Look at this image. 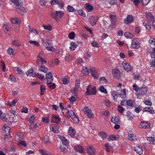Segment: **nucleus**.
I'll return each instance as SVG.
<instances>
[{
    "mask_svg": "<svg viewBox=\"0 0 155 155\" xmlns=\"http://www.w3.org/2000/svg\"><path fill=\"white\" fill-rule=\"evenodd\" d=\"M97 90L95 86L89 85L86 89L85 93L87 95H95L96 94Z\"/></svg>",
    "mask_w": 155,
    "mask_h": 155,
    "instance_id": "nucleus-1",
    "label": "nucleus"
},
{
    "mask_svg": "<svg viewBox=\"0 0 155 155\" xmlns=\"http://www.w3.org/2000/svg\"><path fill=\"white\" fill-rule=\"evenodd\" d=\"M64 13L62 11H56L51 13V16L55 20L58 21L62 17Z\"/></svg>",
    "mask_w": 155,
    "mask_h": 155,
    "instance_id": "nucleus-2",
    "label": "nucleus"
},
{
    "mask_svg": "<svg viewBox=\"0 0 155 155\" xmlns=\"http://www.w3.org/2000/svg\"><path fill=\"white\" fill-rule=\"evenodd\" d=\"M83 110L87 117L90 118H94V114L92 113L91 110L89 109L88 107L86 106L84 107Z\"/></svg>",
    "mask_w": 155,
    "mask_h": 155,
    "instance_id": "nucleus-3",
    "label": "nucleus"
},
{
    "mask_svg": "<svg viewBox=\"0 0 155 155\" xmlns=\"http://www.w3.org/2000/svg\"><path fill=\"white\" fill-rule=\"evenodd\" d=\"M140 46V44L138 39L135 38L133 39L130 46L131 48L137 49Z\"/></svg>",
    "mask_w": 155,
    "mask_h": 155,
    "instance_id": "nucleus-4",
    "label": "nucleus"
},
{
    "mask_svg": "<svg viewBox=\"0 0 155 155\" xmlns=\"http://www.w3.org/2000/svg\"><path fill=\"white\" fill-rule=\"evenodd\" d=\"M2 134L5 136H8L9 135L10 128L7 125H5L2 128Z\"/></svg>",
    "mask_w": 155,
    "mask_h": 155,
    "instance_id": "nucleus-5",
    "label": "nucleus"
},
{
    "mask_svg": "<svg viewBox=\"0 0 155 155\" xmlns=\"http://www.w3.org/2000/svg\"><path fill=\"white\" fill-rule=\"evenodd\" d=\"M98 18V17L96 16H90L89 18V21L91 25L93 26H95Z\"/></svg>",
    "mask_w": 155,
    "mask_h": 155,
    "instance_id": "nucleus-6",
    "label": "nucleus"
},
{
    "mask_svg": "<svg viewBox=\"0 0 155 155\" xmlns=\"http://www.w3.org/2000/svg\"><path fill=\"white\" fill-rule=\"evenodd\" d=\"M150 127V124L148 121H142L140 124L139 127L142 129H148Z\"/></svg>",
    "mask_w": 155,
    "mask_h": 155,
    "instance_id": "nucleus-7",
    "label": "nucleus"
},
{
    "mask_svg": "<svg viewBox=\"0 0 155 155\" xmlns=\"http://www.w3.org/2000/svg\"><path fill=\"white\" fill-rule=\"evenodd\" d=\"M148 91L147 88L145 86H143L142 87L140 88L138 90V95H145Z\"/></svg>",
    "mask_w": 155,
    "mask_h": 155,
    "instance_id": "nucleus-8",
    "label": "nucleus"
},
{
    "mask_svg": "<svg viewBox=\"0 0 155 155\" xmlns=\"http://www.w3.org/2000/svg\"><path fill=\"white\" fill-rule=\"evenodd\" d=\"M46 83H51L53 81V76L52 73L51 72H49L46 75Z\"/></svg>",
    "mask_w": 155,
    "mask_h": 155,
    "instance_id": "nucleus-9",
    "label": "nucleus"
},
{
    "mask_svg": "<svg viewBox=\"0 0 155 155\" xmlns=\"http://www.w3.org/2000/svg\"><path fill=\"white\" fill-rule=\"evenodd\" d=\"M134 18L132 15H128L127 18L124 20V22L127 24L131 23L134 21Z\"/></svg>",
    "mask_w": 155,
    "mask_h": 155,
    "instance_id": "nucleus-10",
    "label": "nucleus"
},
{
    "mask_svg": "<svg viewBox=\"0 0 155 155\" xmlns=\"http://www.w3.org/2000/svg\"><path fill=\"white\" fill-rule=\"evenodd\" d=\"M68 114L69 116L75 123H78L79 122L78 118L75 115V114L72 111H71Z\"/></svg>",
    "mask_w": 155,
    "mask_h": 155,
    "instance_id": "nucleus-11",
    "label": "nucleus"
},
{
    "mask_svg": "<svg viewBox=\"0 0 155 155\" xmlns=\"http://www.w3.org/2000/svg\"><path fill=\"white\" fill-rule=\"evenodd\" d=\"M90 70L92 76L96 79H98L99 76L95 68H91Z\"/></svg>",
    "mask_w": 155,
    "mask_h": 155,
    "instance_id": "nucleus-12",
    "label": "nucleus"
},
{
    "mask_svg": "<svg viewBox=\"0 0 155 155\" xmlns=\"http://www.w3.org/2000/svg\"><path fill=\"white\" fill-rule=\"evenodd\" d=\"M86 151L87 153L90 155H94L96 150L93 147L89 146L87 148Z\"/></svg>",
    "mask_w": 155,
    "mask_h": 155,
    "instance_id": "nucleus-13",
    "label": "nucleus"
},
{
    "mask_svg": "<svg viewBox=\"0 0 155 155\" xmlns=\"http://www.w3.org/2000/svg\"><path fill=\"white\" fill-rule=\"evenodd\" d=\"M59 137L62 141L63 144L65 146L68 147L69 144L68 140L66 139L64 136L60 135Z\"/></svg>",
    "mask_w": 155,
    "mask_h": 155,
    "instance_id": "nucleus-14",
    "label": "nucleus"
},
{
    "mask_svg": "<svg viewBox=\"0 0 155 155\" xmlns=\"http://www.w3.org/2000/svg\"><path fill=\"white\" fill-rule=\"evenodd\" d=\"M51 131L54 133H58L59 132V128L57 125L52 124L50 125V127Z\"/></svg>",
    "mask_w": 155,
    "mask_h": 155,
    "instance_id": "nucleus-15",
    "label": "nucleus"
},
{
    "mask_svg": "<svg viewBox=\"0 0 155 155\" xmlns=\"http://www.w3.org/2000/svg\"><path fill=\"white\" fill-rule=\"evenodd\" d=\"M16 9L18 13L21 15H23L25 11V8L21 5L17 7Z\"/></svg>",
    "mask_w": 155,
    "mask_h": 155,
    "instance_id": "nucleus-16",
    "label": "nucleus"
},
{
    "mask_svg": "<svg viewBox=\"0 0 155 155\" xmlns=\"http://www.w3.org/2000/svg\"><path fill=\"white\" fill-rule=\"evenodd\" d=\"M134 149V150L139 155L143 153V150L142 147L140 146H137L135 147Z\"/></svg>",
    "mask_w": 155,
    "mask_h": 155,
    "instance_id": "nucleus-17",
    "label": "nucleus"
},
{
    "mask_svg": "<svg viewBox=\"0 0 155 155\" xmlns=\"http://www.w3.org/2000/svg\"><path fill=\"white\" fill-rule=\"evenodd\" d=\"M124 69L127 71H130L132 69V67L127 64L126 61H123L122 63Z\"/></svg>",
    "mask_w": 155,
    "mask_h": 155,
    "instance_id": "nucleus-18",
    "label": "nucleus"
},
{
    "mask_svg": "<svg viewBox=\"0 0 155 155\" xmlns=\"http://www.w3.org/2000/svg\"><path fill=\"white\" fill-rule=\"evenodd\" d=\"M60 120L61 119L59 116L54 115H52L51 119L52 122L58 124L60 121Z\"/></svg>",
    "mask_w": 155,
    "mask_h": 155,
    "instance_id": "nucleus-19",
    "label": "nucleus"
},
{
    "mask_svg": "<svg viewBox=\"0 0 155 155\" xmlns=\"http://www.w3.org/2000/svg\"><path fill=\"white\" fill-rule=\"evenodd\" d=\"M113 74L114 77L118 79H119L120 77V72L117 70H114Z\"/></svg>",
    "mask_w": 155,
    "mask_h": 155,
    "instance_id": "nucleus-20",
    "label": "nucleus"
},
{
    "mask_svg": "<svg viewBox=\"0 0 155 155\" xmlns=\"http://www.w3.org/2000/svg\"><path fill=\"white\" fill-rule=\"evenodd\" d=\"M127 138L128 140L132 141L136 140H137L136 136L132 133L128 134Z\"/></svg>",
    "mask_w": 155,
    "mask_h": 155,
    "instance_id": "nucleus-21",
    "label": "nucleus"
},
{
    "mask_svg": "<svg viewBox=\"0 0 155 155\" xmlns=\"http://www.w3.org/2000/svg\"><path fill=\"white\" fill-rule=\"evenodd\" d=\"M74 149L76 151L80 153H84L85 152L83 147L79 145L74 146Z\"/></svg>",
    "mask_w": 155,
    "mask_h": 155,
    "instance_id": "nucleus-22",
    "label": "nucleus"
},
{
    "mask_svg": "<svg viewBox=\"0 0 155 155\" xmlns=\"http://www.w3.org/2000/svg\"><path fill=\"white\" fill-rule=\"evenodd\" d=\"M28 27L29 28V34H34L35 35L38 34V32L37 30L32 28H31L30 26L29 25H28Z\"/></svg>",
    "mask_w": 155,
    "mask_h": 155,
    "instance_id": "nucleus-23",
    "label": "nucleus"
},
{
    "mask_svg": "<svg viewBox=\"0 0 155 155\" xmlns=\"http://www.w3.org/2000/svg\"><path fill=\"white\" fill-rule=\"evenodd\" d=\"M68 133L71 137H73L75 134L76 131L73 127H70L69 128Z\"/></svg>",
    "mask_w": 155,
    "mask_h": 155,
    "instance_id": "nucleus-24",
    "label": "nucleus"
},
{
    "mask_svg": "<svg viewBox=\"0 0 155 155\" xmlns=\"http://www.w3.org/2000/svg\"><path fill=\"white\" fill-rule=\"evenodd\" d=\"M12 45L14 46L19 47L21 46V42L20 41L15 40L12 41Z\"/></svg>",
    "mask_w": 155,
    "mask_h": 155,
    "instance_id": "nucleus-25",
    "label": "nucleus"
},
{
    "mask_svg": "<svg viewBox=\"0 0 155 155\" xmlns=\"http://www.w3.org/2000/svg\"><path fill=\"white\" fill-rule=\"evenodd\" d=\"M12 22L13 24H20L21 23V19L18 17H15V18L11 19Z\"/></svg>",
    "mask_w": 155,
    "mask_h": 155,
    "instance_id": "nucleus-26",
    "label": "nucleus"
},
{
    "mask_svg": "<svg viewBox=\"0 0 155 155\" xmlns=\"http://www.w3.org/2000/svg\"><path fill=\"white\" fill-rule=\"evenodd\" d=\"M38 71L43 72L45 73L47 72L48 71V68L43 65H41L38 67Z\"/></svg>",
    "mask_w": 155,
    "mask_h": 155,
    "instance_id": "nucleus-27",
    "label": "nucleus"
},
{
    "mask_svg": "<svg viewBox=\"0 0 155 155\" xmlns=\"http://www.w3.org/2000/svg\"><path fill=\"white\" fill-rule=\"evenodd\" d=\"M26 74L28 76L34 77L35 75V71L32 68L28 70L26 72Z\"/></svg>",
    "mask_w": 155,
    "mask_h": 155,
    "instance_id": "nucleus-28",
    "label": "nucleus"
},
{
    "mask_svg": "<svg viewBox=\"0 0 155 155\" xmlns=\"http://www.w3.org/2000/svg\"><path fill=\"white\" fill-rule=\"evenodd\" d=\"M143 111L145 112H149L152 114H153L155 113L152 107H146L143 109Z\"/></svg>",
    "mask_w": 155,
    "mask_h": 155,
    "instance_id": "nucleus-29",
    "label": "nucleus"
},
{
    "mask_svg": "<svg viewBox=\"0 0 155 155\" xmlns=\"http://www.w3.org/2000/svg\"><path fill=\"white\" fill-rule=\"evenodd\" d=\"M11 2L17 7L20 6L22 5V2L20 0H11Z\"/></svg>",
    "mask_w": 155,
    "mask_h": 155,
    "instance_id": "nucleus-30",
    "label": "nucleus"
},
{
    "mask_svg": "<svg viewBox=\"0 0 155 155\" xmlns=\"http://www.w3.org/2000/svg\"><path fill=\"white\" fill-rule=\"evenodd\" d=\"M85 8L88 12H91L94 9L93 7L89 3H87L85 5Z\"/></svg>",
    "mask_w": 155,
    "mask_h": 155,
    "instance_id": "nucleus-31",
    "label": "nucleus"
},
{
    "mask_svg": "<svg viewBox=\"0 0 155 155\" xmlns=\"http://www.w3.org/2000/svg\"><path fill=\"white\" fill-rule=\"evenodd\" d=\"M89 69L86 67L83 66L82 67V72L84 75L88 74L89 73Z\"/></svg>",
    "mask_w": 155,
    "mask_h": 155,
    "instance_id": "nucleus-32",
    "label": "nucleus"
},
{
    "mask_svg": "<svg viewBox=\"0 0 155 155\" xmlns=\"http://www.w3.org/2000/svg\"><path fill=\"white\" fill-rule=\"evenodd\" d=\"M71 46L69 47L70 50L71 51H74L78 47L77 44L75 42H71L70 43Z\"/></svg>",
    "mask_w": 155,
    "mask_h": 155,
    "instance_id": "nucleus-33",
    "label": "nucleus"
},
{
    "mask_svg": "<svg viewBox=\"0 0 155 155\" xmlns=\"http://www.w3.org/2000/svg\"><path fill=\"white\" fill-rule=\"evenodd\" d=\"M109 16L111 19V24L113 25H114L116 24V16L115 15H110Z\"/></svg>",
    "mask_w": 155,
    "mask_h": 155,
    "instance_id": "nucleus-34",
    "label": "nucleus"
},
{
    "mask_svg": "<svg viewBox=\"0 0 155 155\" xmlns=\"http://www.w3.org/2000/svg\"><path fill=\"white\" fill-rule=\"evenodd\" d=\"M111 121L113 123L116 124H119L120 122L119 119L117 117H115L114 118L112 117L111 119Z\"/></svg>",
    "mask_w": 155,
    "mask_h": 155,
    "instance_id": "nucleus-35",
    "label": "nucleus"
},
{
    "mask_svg": "<svg viewBox=\"0 0 155 155\" xmlns=\"http://www.w3.org/2000/svg\"><path fill=\"white\" fill-rule=\"evenodd\" d=\"M120 96V97L122 99H124L126 98V90L125 89H124L122 91L121 93L119 94Z\"/></svg>",
    "mask_w": 155,
    "mask_h": 155,
    "instance_id": "nucleus-36",
    "label": "nucleus"
},
{
    "mask_svg": "<svg viewBox=\"0 0 155 155\" xmlns=\"http://www.w3.org/2000/svg\"><path fill=\"white\" fill-rule=\"evenodd\" d=\"M73 59L72 55L70 54H67L65 57L64 59L66 61H69L72 60Z\"/></svg>",
    "mask_w": 155,
    "mask_h": 155,
    "instance_id": "nucleus-37",
    "label": "nucleus"
},
{
    "mask_svg": "<svg viewBox=\"0 0 155 155\" xmlns=\"http://www.w3.org/2000/svg\"><path fill=\"white\" fill-rule=\"evenodd\" d=\"M127 105L130 107L133 106L135 104V102L132 100H128L126 101Z\"/></svg>",
    "mask_w": 155,
    "mask_h": 155,
    "instance_id": "nucleus-38",
    "label": "nucleus"
},
{
    "mask_svg": "<svg viewBox=\"0 0 155 155\" xmlns=\"http://www.w3.org/2000/svg\"><path fill=\"white\" fill-rule=\"evenodd\" d=\"M23 137L24 134L22 133L18 132L15 135V137L18 140L22 139Z\"/></svg>",
    "mask_w": 155,
    "mask_h": 155,
    "instance_id": "nucleus-39",
    "label": "nucleus"
},
{
    "mask_svg": "<svg viewBox=\"0 0 155 155\" xmlns=\"http://www.w3.org/2000/svg\"><path fill=\"white\" fill-rule=\"evenodd\" d=\"M61 80L63 82V83L64 84H67L68 83V77L66 76H62Z\"/></svg>",
    "mask_w": 155,
    "mask_h": 155,
    "instance_id": "nucleus-40",
    "label": "nucleus"
},
{
    "mask_svg": "<svg viewBox=\"0 0 155 155\" xmlns=\"http://www.w3.org/2000/svg\"><path fill=\"white\" fill-rule=\"evenodd\" d=\"M7 52L10 55H14L15 54V49H13L11 48H9L7 50Z\"/></svg>",
    "mask_w": 155,
    "mask_h": 155,
    "instance_id": "nucleus-41",
    "label": "nucleus"
},
{
    "mask_svg": "<svg viewBox=\"0 0 155 155\" xmlns=\"http://www.w3.org/2000/svg\"><path fill=\"white\" fill-rule=\"evenodd\" d=\"M145 14L147 18L150 19L152 20L154 19V17L151 13L146 12Z\"/></svg>",
    "mask_w": 155,
    "mask_h": 155,
    "instance_id": "nucleus-42",
    "label": "nucleus"
},
{
    "mask_svg": "<svg viewBox=\"0 0 155 155\" xmlns=\"http://www.w3.org/2000/svg\"><path fill=\"white\" fill-rule=\"evenodd\" d=\"M68 146H65L64 145H61L60 147L61 151L65 153L67 151Z\"/></svg>",
    "mask_w": 155,
    "mask_h": 155,
    "instance_id": "nucleus-43",
    "label": "nucleus"
},
{
    "mask_svg": "<svg viewBox=\"0 0 155 155\" xmlns=\"http://www.w3.org/2000/svg\"><path fill=\"white\" fill-rule=\"evenodd\" d=\"M38 127V126H37L36 124L32 123L31 124L29 127V129L33 131L35 130V129Z\"/></svg>",
    "mask_w": 155,
    "mask_h": 155,
    "instance_id": "nucleus-44",
    "label": "nucleus"
},
{
    "mask_svg": "<svg viewBox=\"0 0 155 155\" xmlns=\"http://www.w3.org/2000/svg\"><path fill=\"white\" fill-rule=\"evenodd\" d=\"M99 135L103 139H106L107 136V134L103 132H100Z\"/></svg>",
    "mask_w": 155,
    "mask_h": 155,
    "instance_id": "nucleus-45",
    "label": "nucleus"
},
{
    "mask_svg": "<svg viewBox=\"0 0 155 155\" xmlns=\"http://www.w3.org/2000/svg\"><path fill=\"white\" fill-rule=\"evenodd\" d=\"M147 140L150 142V144H154L155 143V138L154 137H148Z\"/></svg>",
    "mask_w": 155,
    "mask_h": 155,
    "instance_id": "nucleus-46",
    "label": "nucleus"
},
{
    "mask_svg": "<svg viewBox=\"0 0 155 155\" xmlns=\"http://www.w3.org/2000/svg\"><path fill=\"white\" fill-rule=\"evenodd\" d=\"M105 146L106 148L105 150L107 152H110L109 150L112 148L111 146L109 145L108 143H106L105 144Z\"/></svg>",
    "mask_w": 155,
    "mask_h": 155,
    "instance_id": "nucleus-47",
    "label": "nucleus"
},
{
    "mask_svg": "<svg viewBox=\"0 0 155 155\" xmlns=\"http://www.w3.org/2000/svg\"><path fill=\"white\" fill-rule=\"evenodd\" d=\"M98 90L100 91L105 94L107 93V90L103 86H101L98 87Z\"/></svg>",
    "mask_w": 155,
    "mask_h": 155,
    "instance_id": "nucleus-48",
    "label": "nucleus"
},
{
    "mask_svg": "<svg viewBox=\"0 0 155 155\" xmlns=\"http://www.w3.org/2000/svg\"><path fill=\"white\" fill-rule=\"evenodd\" d=\"M28 42L29 43L32 45H34L36 46H39L40 45L39 43L36 41L29 40Z\"/></svg>",
    "mask_w": 155,
    "mask_h": 155,
    "instance_id": "nucleus-49",
    "label": "nucleus"
},
{
    "mask_svg": "<svg viewBox=\"0 0 155 155\" xmlns=\"http://www.w3.org/2000/svg\"><path fill=\"white\" fill-rule=\"evenodd\" d=\"M124 36L127 38H133V35L130 32H126L124 34Z\"/></svg>",
    "mask_w": 155,
    "mask_h": 155,
    "instance_id": "nucleus-50",
    "label": "nucleus"
},
{
    "mask_svg": "<svg viewBox=\"0 0 155 155\" xmlns=\"http://www.w3.org/2000/svg\"><path fill=\"white\" fill-rule=\"evenodd\" d=\"M67 10L69 12H74L75 11V9L71 6L68 5L67 7Z\"/></svg>",
    "mask_w": 155,
    "mask_h": 155,
    "instance_id": "nucleus-51",
    "label": "nucleus"
},
{
    "mask_svg": "<svg viewBox=\"0 0 155 155\" xmlns=\"http://www.w3.org/2000/svg\"><path fill=\"white\" fill-rule=\"evenodd\" d=\"M15 147L14 145H12L11 146L8 147L7 149V150L9 152H10L15 151Z\"/></svg>",
    "mask_w": 155,
    "mask_h": 155,
    "instance_id": "nucleus-52",
    "label": "nucleus"
},
{
    "mask_svg": "<svg viewBox=\"0 0 155 155\" xmlns=\"http://www.w3.org/2000/svg\"><path fill=\"white\" fill-rule=\"evenodd\" d=\"M41 94L43 95L45 91L46 88L45 86L41 85L40 86Z\"/></svg>",
    "mask_w": 155,
    "mask_h": 155,
    "instance_id": "nucleus-53",
    "label": "nucleus"
},
{
    "mask_svg": "<svg viewBox=\"0 0 155 155\" xmlns=\"http://www.w3.org/2000/svg\"><path fill=\"white\" fill-rule=\"evenodd\" d=\"M48 85V87L50 88L53 89L55 88L56 85L54 83H52V82L51 83H46Z\"/></svg>",
    "mask_w": 155,
    "mask_h": 155,
    "instance_id": "nucleus-54",
    "label": "nucleus"
},
{
    "mask_svg": "<svg viewBox=\"0 0 155 155\" xmlns=\"http://www.w3.org/2000/svg\"><path fill=\"white\" fill-rule=\"evenodd\" d=\"M42 27L45 29L49 31L51 30L52 27L50 25H43Z\"/></svg>",
    "mask_w": 155,
    "mask_h": 155,
    "instance_id": "nucleus-55",
    "label": "nucleus"
},
{
    "mask_svg": "<svg viewBox=\"0 0 155 155\" xmlns=\"http://www.w3.org/2000/svg\"><path fill=\"white\" fill-rule=\"evenodd\" d=\"M1 116L0 118L4 121H7V118L6 117L5 114L2 112V114L0 115Z\"/></svg>",
    "mask_w": 155,
    "mask_h": 155,
    "instance_id": "nucleus-56",
    "label": "nucleus"
},
{
    "mask_svg": "<svg viewBox=\"0 0 155 155\" xmlns=\"http://www.w3.org/2000/svg\"><path fill=\"white\" fill-rule=\"evenodd\" d=\"M75 37V33L74 32H71L68 34V38L71 39H73Z\"/></svg>",
    "mask_w": 155,
    "mask_h": 155,
    "instance_id": "nucleus-57",
    "label": "nucleus"
},
{
    "mask_svg": "<svg viewBox=\"0 0 155 155\" xmlns=\"http://www.w3.org/2000/svg\"><path fill=\"white\" fill-rule=\"evenodd\" d=\"M21 111L22 112L27 113L28 112V108L24 106H22L21 109Z\"/></svg>",
    "mask_w": 155,
    "mask_h": 155,
    "instance_id": "nucleus-58",
    "label": "nucleus"
},
{
    "mask_svg": "<svg viewBox=\"0 0 155 155\" xmlns=\"http://www.w3.org/2000/svg\"><path fill=\"white\" fill-rule=\"evenodd\" d=\"M3 29L5 31L7 32L9 30L10 28L7 24H4L3 26Z\"/></svg>",
    "mask_w": 155,
    "mask_h": 155,
    "instance_id": "nucleus-59",
    "label": "nucleus"
},
{
    "mask_svg": "<svg viewBox=\"0 0 155 155\" xmlns=\"http://www.w3.org/2000/svg\"><path fill=\"white\" fill-rule=\"evenodd\" d=\"M34 77H37L42 80L43 78L44 75L41 74H39L38 73H35V75Z\"/></svg>",
    "mask_w": 155,
    "mask_h": 155,
    "instance_id": "nucleus-60",
    "label": "nucleus"
},
{
    "mask_svg": "<svg viewBox=\"0 0 155 155\" xmlns=\"http://www.w3.org/2000/svg\"><path fill=\"white\" fill-rule=\"evenodd\" d=\"M39 151L41 155H47L48 153L46 150L41 149H39Z\"/></svg>",
    "mask_w": 155,
    "mask_h": 155,
    "instance_id": "nucleus-61",
    "label": "nucleus"
},
{
    "mask_svg": "<svg viewBox=\"0 0 155 155\" xmlns=\"http://www.w3.org/2000/svg\"><path fill=\"white\" fill-rule=\"evenodd\" d=\"M59 7L61 9L63 8L64 5V3L62 1H58V4Z\"/></svg>",
    "mask_w": 155,
    "mask_h": 155,
    "instance_id": "nucleus-62",
    "label": "nucleus"
},
{
    "mask_svg": "<svg viewBox=\"0 0 155 155\" xmlns=\"http://www.w3.org/2000/svg\"><path fill=\"white\" fill-rule=\"evenodd\" d=\"M100 82L101 83H106L107 80L104 77H101L99 79Z\"/></svg>",
    "mask_w": 155,
    "mask_h": 155,
    "instance_id": "nucleus-63",
    "label": "nucleus"
},
{
    "mask_svg": "<svg viewBox=\"0 0 155 155\" xmlns=\"http://www.w3.org/2000/svg\"><path fill=\"white\" fill-rule=\"evenodd\" d=\"M149 43L155 46V39L153 38H150L149 40Z\"/></svg>",
    "mask_w": 155,
    "mask_h": 155,
    "instance_id": "nucleus-64",
    "label": "nucleus"
}]
</instances>
